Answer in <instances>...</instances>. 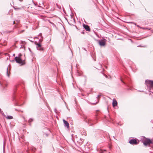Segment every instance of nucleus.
<instances>
[{
  "mask_svg": "<svg viewBox=\"0 0 153 153\" xmlns=\"http://www.w3.org/2000/svg\"><path fill=\"white\" fill-rule=\"evenodd\" d=\"M82 49H83L85 51H86V50L85 49V48H82Z\"/></svg>",
  "mask_w": 153,
  "mask_h": 153,
  "instance_id": "aec40b11",
  "label": "nucleus"
},
{
  "mask_svg": "<svg viewBox=\"0 0 153 153\" xmlns=\"http://www.w3.org/2000/svg\"><path fill=\"white\" fill-rule=\"evenodd\" d=\"M117 102L114 99L113 101L112 105L114 107L116 106L117 105Z\"/></svg>",
  "mask_w": 153,
  "mask_h": 153,
  "instance_id": "9b49d317",
  "label": "nucleus"
},
{
  "mask_svg": "<svg viewBox=\"0 0 153 153\" xmlns=\"http://www.w3.org/2000/svg\"><path fill=\"white\" fill-rule=\"evenodd\" d=\"M83 27L85 28V29L87 31H90V28L89 27L88 25H86L85 24L83 25Z\"/></svg>",
  "mask_w": 153,
  "mask_h": 153,
  "instance_id": "1a4fd4ad",
  "label": "nucleus"
},
{
  "mask_svg": "<svg viewBox=\"0 0 153 153\" xmlns=\"http://www.w3.org/2000/svg\"><path fill=\"white\" fill-rule=\"evenodd\" d=\"M1 114L2 115H3L5 117V116H5V115H4V112H3V111H1Z\"/></svg>",
  "mask_w": 153,
  "mask_h": 153,
  "instance_id": "dca6fc26",
  "label": "nucleus"
},
{
  "mask_svg": "<svg viewBox=\"0 0 153 153\" xmlns=\"http://www.w3.org/2000/svg\"><path fill=\"white\" fill-rule=\"evenodd\" d=\"M118 125H120V126H121V125L119 124V123H118Z\"/></svg>",
  "mask_w": 153,
  "mask_h": 153,
  "instance_id": "393cba45",
  "label": "nucleus"
},
{
  "mask_svg": "<svg viewBox=\"0 0 153 153\" xmlns=\"http://www.w3.org/2000/svg\"><path fill=\"white\" fill-rule=\"evenodd\" d=\"M142 142L144 145L147 146L150 144H153L152 142L150 139L145 138L144 140L142 141Z\"/></svg>",
  "mask_w": 153,
  "mask_h": 153,
  "instance_id": "20e7f679",
  "label": "nucleus"
},
{
  "mask_svg": "<svg viewBox=\"0 0 153 153\" xmlns=\"http://www.w3.org/2000/svg\"><path fill=\"white\" fill-rule=\"evenodd\" d=\"M30 150H31L32 152H34L36 150V149L35 148L33 147H32L31 148H30Z\"/></svg>",
  "mask_w": 153,
  "mask_h": 153,
  "instance_id": "ddd939ff",
  "label": "nucleus"
},
{
  "mask_svg": "<svg viewBox=\"0 0 153 153\" xmlns=\"http://www.w3.org/2000/svg\"><path fill=\"white\" fill-rule=\"evenodd\" d=\"M63 121L65 125V126H66L67 128H69V126L68 122L65 120H63Z\"/></svg>",
  "mask_w": 153,
  "mask_h": 153,
  "instance_id": "6e6552de",
  "label": "nucleus"
},
{
  "mask_svg": "<svg viewBox=\"0 0 153 153\" xmlns=\"http://www.w3.org/2000/svg\"><path fill=\"white\" fill-rule=\"evenodd\" d=\"M96 35H97V36L98 37H99L98 36V35H97V34H96Z\"/></svg>",
  "mask_w": 153,
  "mask_h": 153,
  "instance_id": "bb28decb",
  "label": "nucleus"
},
{
  "mask_svg": "<svg viewBox=\"0 0 153 153\" xmlns=\"http://www.w3.org/2000/svg\"><path fill=\"white\" fill-rule=\"evenodd\" d=\"M14 23H15V21H14L13 22V23L14 24Z\"/></svg>",
  "mask_w": 153,
  "mask_h": 153,
  "instance_id": "cd10ccee",
  "label": "nucleus"
},
{
  "mask_svg": "<svg viewBox=\"0 0 153 153\" xmlns=\"http://www.w3.org/2000/svg\"><path fill=\"white\" fill-rule=\"evenodd\" d=\"M111 147L110 146H109V148L110 149H111Z\"/></svg>",
  "mask_w": 153,
  "mask_h": 153,
  "instance_id": "5701e85b",
  "label": "nucleus"
},
{
  "mask_svg": "<svg viewBox=\"0 0 153 153\" xmlns=\"http://www.w3.org/2000/svg\"><path fill=\"white\" fill-rule=\"evenodd\" d=\"M84 119L85 121L90 126L93 125L97 122L95 121L92 120L87 117H84Z\"/></svg>",
  "mask_w": 153,
  "mask_h": 153,
  "instance_id": "f03ea898",
  "label": "nucleus"
},
{
  "mask_svg": "<svg viewBox=\"0 0 153 153\" xmlns=\"http://www.w3.org/2000/svg\"><path fill=\"white\" fill-rule=\"evenodd\" d=\"M100 96V95H98V96H97V98H99V97Z\"/></svg>",
  "mask_w": 153,
  "mask_h": 153,
  "instance_id": "6ab92c4d",
  "label": "nucleus"
},
{
  "mask_svg": "<svg viewBox=\"0 0 153 153\" xmlns=\"http://www.w3.org/2000/svg\"><path fill=\"white\" fill-rule=\"evenodd\" d=\"M101 151L102 152L101 153H102L104 152H106V150H101Z\"/></svg>",
  "mask_w": 153,
  "mask_h": 153,
  "instance_id": "f3484780",
  "label": "nucleus"
},
{
  "mask_svg": "<svg viewBox=\"0 0 153 153\" xmlns=\"http://www.w3.org/2000/svg\"><path fill=\"white\" fill-rule=\"evenodd\" d=\"M140 28H141V29H144V30L147 29L148 30H149L150 29H149V28H146V27H140Z\"/></svg>",
  "mask_w": 153,
  "mask_h": 153,
  "instance_id": "2eb2a0df",
  "label": "nucleus"
},
{
  "mask_svg": "<svg viewBox=\"0 0 153 153\" xmlns=\"http://www.w3.org/2000/svg\"><path fill=\"white\" fill-rule=\"evenodd\" d=\"M50 23H51V24H53V23H51V22H50Z\"/></svg>",
  "mask_w": 153,
  "mask_h": 153,
  "instance_id": "a878e982",
  "label": "nucleus"
},
{
  "mask_svg": "<svg viewBox=\"0 0 153 153\" xmlns=\"http://www.w3.org/2000/svg\"><path fill=\"white\" fill-rule=\"evenodd\" d=\"M145 83L147 86L150 89L151 88H153V81L146 80L145 81Z\"/></svg>",
  "mask_w": 153,
  "mask_h": 153,
  "instance_id": "7ed1b4c3",
  "label": "nucleus"
},
{
  "mask_svg": "<svg viewBox=\"0 0 153 153\" xmlns=\"http://www.w3.org/2000/svg\"><path fill=\"white\" fill-rule=\"evenodd\" d=\"M33 119H32V118H30L28 122L29 123H30L31 122H32L33 121Z\"/></svg>",
  "mask_w": 153,
  "mask_h": 153,
  "instance_id": "4468645a",
  "label": "nucleus"
},
{
  "mask_svg": "<svg viewBox=\"0 0 153 153\" xmlns=\"http://www.w3.org/2000/svg\"><path fill=\"white\" fill-rule=\"evenodd\" d=\"M5 117L7 119H11L13 118V117L11 116H6Z\"/></svg>",
  "mask_w": 153,
  "mask_h": 153,
  "instance_id": "f8f14e48",
  "label": "nucleus"
},
{
  "mask_svg": "<svg viewBox=\"0 0 153 153\" xmlns=\"http://www.w3.org/2000/svg\"><path fill=\"white\" fill-rule=\"evenodd\" d=\"M137 27H138L139 28H140V27H140L139 26V25H137Z\"/></svg>",
  "mask_w": 153,
  "mask_h": 153,
  "instance_id": "a211bd4d",
  "label": "nucleus"
},
{
  "mask_svg": "<svg viewBox=\"0 0 153 153\" xmlns=\"http://www.w3.org/2000/svg\"><path fill=\"white\" fill-rule=\"evenodd\" d=\"M1 111V108H0V111Z\"/></svg>",
  "mask_w": 153,
  "mask_h": 153,
  "instance_id": "c85d7f7f",
  "label": "nucleus"
},
{
  "mask_svg": "<svg viewBox=\"0 0 153 153\" xmlns=\"http://www.w3.org/2000/svg\"><path fill=\"white\" fill-rule=\"evenodd\" d=\"M36 48L37 50L40 51H43V48L42 47L40 43H37L36 44Z\"/></svg>",
  "mask_w": 153,
  "mask_h": 153,
  "instance_id": "423d86ee",
  "label": "nucleus"
},
{
  "mask_svg": "<svg viewBox=\"0 0 153 153\" xmlns=\"http://www.w3.org/2000/svg\"><path fill=\"white\" fill-rule=\"evenodd\" d=\"M105 39H101L99 40H97L100 45L101 46H104L105 45Z\"/></svg>",
  "mask_w": 153,
  "mask_h": 153,
  "instance_id": "39448f33",
  "label": "nucleus"
},
{
  "mask_svg": "<svg viewBox=\"0 0 153 153\" xmlns=\"http://www.w3.org/2000/svg\"><path fill=\"white\" fill-rule=\"evenodd\" d=\"M19 1L21 2H22L23 1V0H19Z\"/></svg>",
  "mask_w": 153,
  "mask_h": 153,
  "instance_id": "412c9836",
  "label": "nucleus"
},
{
  "mask_svg": "<svg viewBox=\"0 0 153 153\" xmlns=\"http://www.w3.org/2000/svg\"><path fill=\"white\" fill-rule=\"evenodd\" d=\"M129 143L132 145L133 144H137V142L136 140L135 139H131L129 142Z\"/></svg>",
  "mask_w": 153,
  "mask_h": 153,
  "instance_id": "0eeeda50",
  "label": "nucleus"
},
{
  "mask_svg": "<svg viewBox=\"0 0 153 153\" xmlns=\"http://www.w3.org/2000/svg\"><path fill=\"white\" fill-rule=\"evenodd\" d=\"M105 76L106 77H107V76L106 75H105Z\"/></svg>",
  "mask_w": 153,
  "mask_h": 153,
  "instance_id": "b1692460",
  "label": "nucleus"
},
{
  "mask_svg": "<svg viewBox=\"0 0 153 153\" xmlns=\"http://www.w3.org/2000/svg\"><path fill=\"white\" fill-rule=\"evenodd\" d=\"M15 60L17 63L20 64L21 65H24L25 64V55H23L21 53H19L18 56L15 58Z\"/></svg>",
  "mask_w": 153,
  "mask_h": 153,
  "instance_id": "f257e3e1",
  "label": "nucleus"
},
{
  "mask_svg": "<svg viewBox=\"0 0 153 153\" xmlns=\"http://www.w3.org/2000/svg\"><path fill=\"white\" fill-rule=\"evenodd\" d=\"M10 68L8 67L7 68V75L8 77L10 76Z\"/></svg>",
  "mask_w": 153,
  "mask_h": 153,
  "instance_id": "9d476101",
  "label": "nucleus"
},
{
  "mask_svg": "<svg viewBox=\"0 0 153 153\" xmlns=\"http://www.w3.org/2000/svg\"><path fill=\"white\" fill-rule=\"evenodd\" d=\"M121 80L124 83V82L122 81V80L121 79Z\"/></svg>",
  "mask_w": 153,
  "mask_h": 153,
  "instance_id": "4be33fe9",
  "label": "nucleus"
}]
</instances>
